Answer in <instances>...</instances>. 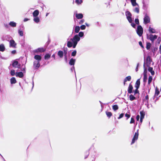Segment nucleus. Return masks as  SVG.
Here are the masks:
<instances>
[{
    "mask_svg": "<svg viewBox=\"0 0 161 161\" xmlns=\"http://www.w3.org/2000/svg\"><path fill=\"white\" fill-rule=\"evenodd\" d=\"M84 36V33L83 32H80L78 34L75 35L73 38L70 39L71 41H69L67 42V46L69 47H73V48H75L78 43V42L80 40V37H83Z\"/></svg>",
    "mask_w": 161,
    "mask_h": 161,
    "instance_id": "1",
    "label": "nucleus"
},
{
    "mask_svg": "<svg viewBox=\"0 0 161 161\" xmlns=\"http://www.w3.org/2000/svg\"><path fill=\"white\" fill-rule=\"evenodd\" d=\"M147 39L150 40L152 42H153L155 40L157 39V36L151 34L149 35L147 34Z\"/></svg>",
    "mask_w": 161,
    "mask_h": 161,
    "instance_id": "2",
    "label": "nucleus"
},
{
    "mask_svg": "<svg viewBox=\"0 0 161 161\" xmlns=\"http://www.w3.org/2000/svg\"><path fill=\"white\" fill-rule=\"evenodd\" d=\"M125 15L127 19L130 23H131L133 20L131 18V14L129 11H126L125 12Z\"/></svg>",
    "mask_w": 161,
    "mask_h": 161,
    "instance_id": "3",
    "label": "nucleus"
},
{
    "mask_svg": "<svg viewBox=\"0 0 161 161\" xmlns=\"http://www.w3.org/2000/svg\"><path fill=\"white\" fill-rule=\"evenodd\" d=\"M136 32L139 36H141L143 33V28L141 25H139L136 30Z\"/></svg>",
    "mask_w": 161,
    "mask_h": 161,
    "instance_id": "4",
    "label": "nucleus"
},
{
    "mask_svg": "<svg viewBox=\"0 0 161 161\" xmlns=\"http://www.w3.org/2000/svg\"><path fill=\"white\" fill-rule=\"evenodd\" d=\"M138 130H137L132 140L131 144H133L138 139Z\"/></svg>",
    "mask_w": 161,
    "mask_h": 161,
    "instance_id": "5",
    "label": "nucleus"
},
{
    "mask_svg": "<svg viewBox=\"0 0 161 161\" xmlns=\"http://www.w3.org/2000/svg\"><path fill=\"white\" fill-rule=\"evenodd\" d=\"M144 23L145 24H147L149 23L150 21V18L149 16L147 14L145 15L144 17Z\"/></svg>",
    "mask_w": 161,
    "mask_h": 161,
    "instance_id": "6",
    "label": "nucleus"
},
{
    "mask_svg": "<svg viewBox=\"0 0 161 161\" xmlns=\"http://www.w3.org/2000/svg\"><path fill=\"white\" fill-rule=\"evenodd\" d=\"M9 47L13 48H15L16 43L13 39H11L9 41Z\"/></svg>",
    "mask_w": 161,
    "mask_h": 161,
    "instance_id": "7",
    "label": "nucleus"
},
{
    "mask_svg": "<svg viewBox=\"0 0 161 161\" xmlns=\"http://www.w3.org/2000/svg\"><path fill=\"white\" fill-rule=\"evenodd\" d=\"M12 65L13 67L15 68H20V64L18 63V62L16 60H14V61L12 64Z\"/></svg>",
    "mask_w": 161,
    "mask_h": 161,
    "instance_id": "8",
    "label": "nucleus"
},
{
    "mask_svg": "<svg viewBox=\"0 0 161 161\" xmlns=\"http://www.w3.org/2000/svg\"><path fill=\"white\" fill-rule=\"evenodd\" d=\"M40 66V62L35 61L34 62V67L36 69H38Z\"/></svg>",
    "mask_w": 161,
    "mask_h": 161,
    "instance_id": "9",
    "label": "nucleus"
},
{
    "mask_svg": "<svg viewBox=\"0 0 161 161\" xmlns=\"http://www.w3.org/2000/svg\"><path fill=\"white\" fill-rule=\"evenodd\" d=\"M15 75L16 77H18L19 78H22L24 76L23 73L22 72H16Z\"/></svg>",
    "mask_w": 161,
    "mask_h": 161,
    "instance_id": "10",
    "label": "nucleus"
},
{
    "mask_svg": "<svg viewBox=\"0 0 161 161\" xmlns=\"http://www.w3.org/2000/svg\"><path fill=\"white\" fill-rule=\"evenodd\" d=\"M75 17L78 19H81L83 17V15L82 14H77V13H75Z\"/></svg>",
    "mask_w": 161,
    "mask_h": 161,
    "instance_id": "11",
    "label": "nucleus"
},
{
    "mask_svg": "<svg viewBox=\"0 0 161 161\" xmlns=\"http://www.w3.org/2000/svg\"><path fill=\"white\" fill-rule=\"evenodd\" d=\"M34 58L37 61L40 62L42 59L41 56L39 55H35L34 56Z\"/></svg>",
    "mask_w": 161,
    "mask_h": 161,
    "instance_id": "12",
    "label": "nucleus"
},
{
    "mask_svg": "<svg viewBox=\"0 0 161 161\" xmlns=\"http://www.w3.org/2000/svg\"><path fill=\"white\" fill-rule=\"evenodd\" d=\"M5 49V48L3 44H2L0 45V51L3 52Z\"/></svg>",
    "mask_w": 161,
    "mask_h": 161,
    "instance_id": "13",
    "label": "nucleus"
},
{
    "mask_svg": "<svg viewBox=\"0 0 161 161\" xmlns=\"http://www.w3.org/2000/svg\"><path fill=\"white\" fill-rule=\"evenodd\" d=\"M39 11L38 10H35L33 13V15L34 17H37V16L39 15Z\"/></svg>",
    "mask_w": 161,
    "mask_h": 161,
    "instance_id": "14",
    "label": "nucleus"
},
{
    "mask_svg": "<svg viewBox=\"0 0 161 161\" xmlns=\"http://www.w3.org/2000/svg\"><path fill=\"white\" fill-rule=\"evenodd\" d=\"M75 61V59L72 58H71L69 62V64L71 65H74Z\"/></svg>",
    "mask_w": 161,
    "mask_h": 161,
    "instance_id": "15",
    "label": "nucleus"
},
{
    "mask_svg": "<svg viewBox=\"0 0 161 161\" xmlns=\"http://www.w3.org/2000/svg\"><path fill=\"white\" fill-rule=\"evenodd\" d=\"M149 32L150 33H155L156 31V30L153 28L149 27L148 29Z\"/></svg>",
    "mask_w": 161,
    "mask_h": 161,
    "instance_id": "16",
    "label": "nucleus"
},
{
    "mask_svg": "<svg viewBox=\"0 0 161 161\" xmlns=\"http://www.w3.org/2000/svg\"><path fill=\"white\" fill-rule=\"evenodd\" d=\"M133 89V87L132 86V85L130 84L129 85L128 90V92L129 93H131L132 92V90Z\"/></svg>",
    "mask_w": 161,
    "mask_h": 161,
    "instance_id": "17",
    "label": "nucleus"
},
{
    "mask_svg": "<svg viewBox=\"0 0 161 161\" xmlns=\"http://www.w3.org/2000/svg\"><path fill=\"white\" fill-rule=\"evenodd\" d=\"M9 25L11 27H14L16 26V23L14 21H11L9 23Z\"/></svg>",
    "mask_w": 161,
    "mask_h": 161,
    "instance_id": "18",
    "label": "nucleus"
},
{
    "mask_svg": "<svg viewBox=\"0 0 161 161\" xmlns=\"http://www.w3.org/2000/svg\"><path fill=\"white\" fill-rule=\"evenodd\" d=\"M131 77L130 76H129L126 77L124 80V85L125 84V83L127 81H130L131 80Z\"/></svg>",
    "mask_w": 161,
    "mask_h": 161,
    "instance_id": "19",
    "label": "nucleus"
},
{
    "mask_svg": "<svg viewBox=\"0 0 161 161\" xmlns=\"http://www.w3.org/2000/svg\"><path fill=\"white\" fill-rule=\"evenodd\" d=\"M136 0H130L131 2L132 5L133 6H136L138 5V4L136 2Z\"/></svg>",
    "mask_w": 161,
    "mask_h": 161,
    "instance_id": "20",
    "label": "nucleus"
},
{
    "mask_svg": "<svg viewBox=\"0 0 161 161\" xmlns=\"http://www.w3.org/2000/svg\"><path fill=\"white\" fill-rule=\"evenodd\" d=\"M16 82V80L15 77H12L10 79V83L11 84H15Z\"/></svg>",
    "mask_w": 161,
    "mask_h": 161,
    "instance_id": "21",
    "label": "nucleus"
},
{
    "mask_svg": "<svg viewBox=\"0 0 161 161\" xmlns=\"http://www.w3.org/2000/svg\"><path fill=\"white\" fill-rule=\"evenodd\" d=\"M58 55L60 58H62L63 56L64 53L62 51H59L58 53Z\"/></svg>",
    "mask_w": 161,
    "mask_h": 161,
    "instance_id": "22",
    "label": "nucleus"
},
{
    "mask_svg": "<svg viewBox=\"0 0 161 161\" xmlns=\"http://www.w3.org/2000/svg\"><path fill=\"white\" fill-rule=\"evenodd\" d=\"M33 20L36 23H38L40 21V19L38 17H35Z\"/></svg>",
    "mask_w": 161,
    "mask_h": 161,
    "instance_id": "23",
    "label": "nucleus"
},
{
    "mask_svg": "<svg viewBox=\"0 0 161 161\" xmlns=\"http://www.w3.org/2000/svg\"><path fill=\"white\" fill-rule=\"evenodd\" d=\"M136 87L137 89H138V88L139 87V86L140 85V79H138L136 81Z\"/></svg>",
    "mask_w": 161,
    "mask_h": 161,
    "instance_id": "24",
    "label": "nucleus"
},
{
    "mask_svg": "<svg viewBox=\"0 0 161 161\" xmlns=\"http://www.w3.org/2000/svg\"><path fill=\"white\" fill-rule=\"evenodd\" d=\"M136 7L134 10V11L136 12L137 13H139V6L138 5L136 6Z\"/></svg>",
    "mask_w": 161,
    "mask_h": 161,
    "instance_id": "25",
    "label": "nucleus"
},
{
    "mask_svg": "<svg viewBox=\"0 0 161 161\" xmlns=\"http://www.w3.org/2000/svg\"><path fill=\"white\" fill-rule=\"evenodd\" d=\"M153 80V77L151 76H149V77L148 80V85H150L151 83V82Z\"/></svg>",
    "mask_w": 161,
    "mask_h": 161,
    "instance_id": "26",
    "label": "nucleus"
},
{
    "mask_svg": "<svg viewBox=\"0 0 161 161\" xmlns=\"http://www.w3.org/2000/svg\"><path fill=\"white\" fill-rule=\"evenodd\" d=\"M80 29V28L79 26H76L75 27V32L76 33H78Z\"/></svg>",
    "mask_w": 161,
    "mask_h": 161,
    "instance_id": "27",
    "label": "nucleus"
},
{
    "mask_svg": "<svg viewBox=\"0 0 161 161\" xmlns=\"http://www.w3.org/2000/svg\"><path fill=\"white\" fill-rule=\"evenodd\" d=\"M159 93H160L158 89L157 88H156L155 89V96H158L159 95Z\"/></svg>",
    "mask_w": 161,
    "mask_h": 161,
    "instance_id": "28",
    "label": "nucleus"
},
{
    "mask_svg": "<svg viewBox=\"0 0 161 161\" xmlns=\"http://www.w3.org/2000/svg\"><path fill=\"white\" fill-rule=\"evenodd\" d=\"M112 108L115 111L118 109L119 107L117 105H114L112 106Z\"/></svg>",
    "mask_w": 161,
    "mask_h": 161,
    "instance_id": "29",
    "label": "nucleus"
},
{
    "mask_svg": "<svg viewBox=\"0 0 161 161\" xmlns=\"http://www.w3.org/2000/svg\"><path fill=\"white\" fill-rule=\"evenodd\" d=\"M51 56V54H46L44 56V58L45 59H49Z\"/></svg>",
    "mask_w": 161,
    "mask_h": 161,
    "instance_id": "30",
    "label": "nucleus"
},
{
    "mask_svg": "<svg viewBox=\"0 0 161 161\" xmlns=\"http://www.w3.org/2000/svg\"><path fill=\"white\" fill-rule=\"evenodd\" d=\"M153 69L152 68L149 67L148 68V70L150 72H151V74L153 75L154 74V72L153 71Z\"/></svg>",
    "mask_w": 161,
    "mask_h": 161,
    "instance_id": "31",
    "label": "nucleus"
},
{
    "mask_svg": "<svg viewBox=\"0 0 161 161\" xmlns=\"http://www.w3.org/2000/svg\"><path fill=\"white\" fill-rule=\"evenodd\" d=\"M140 114L141 115V118L143 119L145 115L144 112L143 111H141L140 112Z\"/></svg>",
    "mask_w": 161,
    "mask_h": 161,
    "instance_id": "32",
    "label": "nucleus"
},
{
    "mask_svg": "<svg viewBox=\"0 0 161 161\" xmlns=\"http://www.w3.org/2000/svg\"><path fill=\"white\" fill-rule=\"evenodd\" d=\"M18 32L20 36H23V32L22 31L19 29L18 31Z\"/></svg>",
    "mask_w": 161,
    "mask_h": 161,
    "instance_id": "33",
    "label": "nucleus"
},
{
    "mask_svg": "<svg viewBox=\"0 0 161 161\" xmlns=\"http://www.w3.org/2000/svg\"><path fill=\"white\" fill-rule=\"evenodd\" d=\"M75 2L77 4L80 5L82 3V0H76Z\"/></svg>",
    "mask_w": 161,
    "mask_h": 161,
    "instance_id": "34",
    "label": "nucleus"
},
{
    "mask_svg": "<svg viewBox=\"0 0 161 161\" xmlns=\"http://www.w3.org/2000/svg\"><path fill=\"white\" fill-rule=\"evenodd\" d=\"M106 113L107 115L109 118H110L112 115V114L110 112H106Z\"/></svg>",
    "mask_w": 161,
    "mask_h": 161,
    "instance_id": "35",
    "label": "nucleus"
},
{
    "mask_svg": "<svg viewBox=\"0 0 161 161\" xmlns=\"http://www.w3.org/2000/svg\"><path fill=\"white\" fill-rule=\"evenodd\" d=\"M36 52H43L44 50L43 48H38L36 50Z\"/></svg>",
    "mask_w": 161,
    "mask_h": 161,
    "instance_id": "36",
    "label": "nucleus"
},
{
    "mask_svg": "<svg viewBox=\"0 0 161 161\" xmlns=\"http://www.w3.org/2000/svg\"><path fill=\"white\" fill-rule=\"evenodd\" d=\"M148 8V5L145 3H143V9L144 10H147Z\"/></svg>",
    "mask_w": 161,
    "mask_h": 161,
    "instance_id": "37",
    "label": "nucleus"
},
{
    "mask_svg": "<svg viewBox=\"0 0 161 161\" xmlns=\"http://www.w3.org/2000/svg\"><path fill=\"white\" fill-rule=\"evenodd\" d=\"M130 99L131 101H133L136 98L132 95H130Z\"/></svg>",
    "mask_w": 161,
    "mask_h": 161,
    "instance_id": "38",
    "label": "nucleus"
},
{
    "mask_svg": "<svg viewBox=\"0 0 161 161\" xmlns=\"http://www.w3.org/2000/svg\"><path fill=\"white\" fill-rule=\"evenodd\" d=\"M10 73L12 76H14L15 74V70L14 69L11 70Z\"/></svg>",
    "mask_w": 161,
    "mask_h": 161,
    "instance_id": "39",
    "label": "nucleus"
},
{
    "mask_svg": "<svg viewBox=\"0 0 161 161\" xmlns=\"http://www.w3.org/2000/svg\"><path fill=\"white\" fill-rule=\"evenodd\" d=\"M148 98L149 97L148 95H147L145 97V99H144V101L146 103H148Z\"/></svg>",
    "mask_w": 161,
    "mask_h": 161,
    "instance_id": "40",
    "label": "nucleus"
},
{
    "mask_svg": "<svg viewBox=\"0 0 161 161\" xmlns=\"http://www.w3.org/2000/svg\"><path fill=\"white\" fill-rule=\"evenodd\" d=\"M151 44L150 43H147V44L146 48L148 50L150 48Z\"/></svg>",
    "mask_w": 161,
    "mask_h": 161,
    "instance_id": "41",
    "label": "nucleus"
},
{
    "mask_svg": "<svg viewBox=\"0 0 161 161\" xmlns=\"http://www.w3.org/2000/svg\"><path fill=\"white\" fill-rule=\"evenodd\" d=\"M147 80V75H144L143 82L144 83L146 82Z\"/></svg>",
    "mask_w": 161,
    "mask_h": 161,
    "instance_id": "42",
    "label": "nucleus"
},
{
    "mask_svg": "<svg viewBox=\"0 0 161 161\" xmlns=\"http://www.w3.org/2000/svg\"><path fill=\"white\" fill-rule=\"evenodd\" d=\"M76 53V50H74L71 53V55L73 56H75Z\"/></svg>",
    "mask_w": 161,
    "mask_h": 161,
    "instance_id": "43",
    "label": "nucleus"
},
{
    "mask_svg": "<svg viewBox=\"0 0 161 161\" xmlns=\"http://www.w3.org/2000/svg\"><path fill=\"white\" fill-rule=\"evenodd\" d=\"M24 66L21 69V70L23 71L24 73H25V65H24L23 64L22 65V66Z\"/></svg>",
    "mask_w": 161,
    "mask_h": 161,
    "instance_id": "44",
    "label": "nucleus"
},
{
    "mask_svg": "<svg viewBox=\"0 0 161 161\" xmlns=\"http://www.w3.org/2000/svg\"><path fill=\"white\" fill-rule=\"evenodd\" d=\"M134 122H135V120H134V119L132 117L131 118V120L130 122V123L132 124V123H134Z\"/></svg>",
    "mask_w": 161,
    "mask_h": 161,
    "instance_id": "45",
    "label": "nucleus"
},
{
    "mask_svg": "<svg viewBox=\"0 0 161 161\" xmlns=\"http://www.w3.org/2000/svg\"><path fill=\"white\" fill-rule=\"evenodd\" d=\"M86 26L84 25H81L80 27V28L81 29V30H84L86 28Z\"/></svg>",
    "mask_w": 161,
    "mask_h": 161,
    "instance_id": "46",
    "label": "nucleus"
},
{
    "mask_svg": "<svg viewBox=\"0 0 161 161\" xmlns=\"http://www.w3.org/2000/svg\"><path fill=\"white\" fill-rule=\"evenodd\" d=\"M135 22L136 24H139V20L138 19H135Z\"/></svg>",
    "mask_w": 161,
    "mask_h": 161,
    "instance_id": "47",
    "label": "nucleus"
},
{
    "mask_svg": "<svg viewBox=\"0 0 161 161\" xmlns=\"http://www.w3.org/2000/svg\"><path fill=\"white\" fill-rule=\"evenodd\" d=\"M125 116L127 117V119L129 118L130 117V115L127 113L125 114Z\"/></svg>",
    "mask_w": 161,
    "mask_h": 161,
    "instance_id": "48",
    "label": "nucleus"
},
{
    "mask_svg": "<svg viewBox=\"0 0 161 161\" xmlns=\"http://www.w3.org/2000/svg\"><path fill=\"white\" fill-rule=\"evenodd\" d=\"M130 23L131 26L133 27L134 28H136V25L134 23H132V22L131 23Z\"/></svg>",
    "mask_w": 161,
    "mask_h": 161,
    "instance_id": "49",
    "label": "nucleus"
},
{
    "mask_svg": "<svg viewBox=\"0 0 161 161\" xmlns=\"http://www.w3.org/2000/svg\"><path fill=\"white\" fill-rule=\"evenodd\" d=\"M124 116L123 114H121L120 115L119 117H118V119H119L121 118H122Z\"/></svg>",
    "mask_w": 161,
    "mask_h": 161,
    "instance_id": "50",
    "label": "nucleus"
},
{
    "mask_svg": "<svg viewBox=\"0 0 161 161\" xmlns=\"http://www.w3.org/2000/svg\"><path fill=\"white\" fill-rule=\"evenodd\" d=\"M147 70L146 69H144V72L143 73V75H147Z\"/></svg>",
    "mask_w": 161,
    "mask_h": 161,
    "instance_id": "51",
    "label": "nucleus"
},
{
    "mask_svg": "<svg viewBox=\"0 0 161 161\" xmlns=\"http://www.w3.org/2000/svg\"><path fill=\"white\" fill-rule=\"evenodd\" d=\"M161 40V38L160 37H159L158 38L157 41H158V43H160V42Z\"/></svg>",
    "mask_w": 161,
    "mask_h": 161,
    "instance_id": "52",
    "label": "nucleus"
},
{
    "mask_svg": "<svg viewBox=\"0 0 161 161\" xmlns=\"http://www.w3.org/2000/svg\"><path fill=\"white\" fill-rule=\"evenodd\" d=\"M84 19H82L80 21L79 23L80 24H82L84 22Z\"/></svg>",
    "mask_w": 161,
    "mask_h": 161,
    "instance_id": "53",
    "label": "nucleus"
},
{
    "mask_svg": "<svg viewBox=\"0 0 161 161\" xmlns=\"http://www.w3.org/2000/svg\"><path fill=\"white\" fill-rule=\"evenodd\" d=\"M139 45L142 48L143 47V46H142V43L141 42H139Z\"/></svg>",
    "mask_w": 161,
    "mask_h": 161,
    "instance_id": "54",
    "label": "nucleus"
},
{
    "mask_svg": "<svg viewBox=\"0 0 161 161\" xmlns=\"http://www.w3.org/2000/svg\"><path fill=\"white\" fill-rule=\"evenodd\" d=\"M16 53V51L15 50H14L12 51H11V53H12V54H15Z\"/></svg>",
    "mask_w": 161,
    "mask_h": 161,
    "instance_id": "55",
    "label": "nucleus"
},
{
    "mask_svg": "<svg viewBox=\"0 0 161 161\" xmlns=\"http://www.w3.org/2000/svg\"><path fill=\"white\" fill-rule=\"evenodd\" d=\"M140 118V116L139 115H137L136 117V119L137 121H138Z\"/></svg>",
    "mask_w": 161,
    "mask_h": 161,
    "instance_id": "56",
    "label": "nucleus"
},
{
    "mask_svg": "<svg viewBox=\"0 0 161 161\" xmlns=\"http://www.w3.org/2000/svg\"><path fill=\"white\" fill-rule=\"evenodd\" d=\"M139 64L138 63V64H137V66H136V72L138 70V66H139Z\"/></svg>",
    "mask_w": 161,
    "mask_h": 161,
    "instance_id": "57",
    "label": "nucleus"
},
{
    "mask_svg": "<svg viewBox=\"0 0 161 161\" xmlns=\"http://www.w3.org/2000/svg\"><path fill=\"white\" fill-rule=\"evenodd\" d=\"M29 20V19H27V18H25L24 20V21L25 22H26L28 20Z\"/></svg>",
    "mask_w": 161,
    "mask_h": 161,
    "instance_id": "58",
    "label": "nucleus"
},
{
    "mask_svg": "<svg viewBox=\"0 0 161 161\" xmlns=\"http://www.w3.org/2000/svg\"><path fill=\"white\" fill-rule=\"evenodd\" d=\"M74 67L73 66L71 69V70L72 71L74 70Z\"/></svg>",
    "mask_w": 161,
    "mask_h": 161,
    "instance_id": "59",
    "label": "nucleus"
},
{
    "mask_svg": "<svg viewBox=\"0 0 161 161\" xmlns=\"http://www.w3.org/2000/svg\"><path fill=\"white\" fill-rule=\"evenodd\" d=\"M143 119L142 118H140V121L141 122V123H142V120H143Z\"/></svg>",
    "mask_w": 161,
    "mask_h": 161,
    "instance_id": "60",
    "label": "nucleus"
},
{
    "mask_svg": "<svg viewBox=\"0 0 161 161\" xmlns=\"http://www.w3.org/2000/svg\"><path fill=\"white\" fill-rule=\"evenodd\" d=\"M52 57H53V58H54V59L55 58V54H53L52 55Z\"/></svg>",
    "mask_w": 161,
    "mask_h": 161,
    "instance_id": "61",
    "label": "nucleus"
},
{
    "mask_svg": "<svg viewBox=\"0 0 161 161\" xmlns=\"http://www.w3.org/2000/svg\"><path fill=\"white\" fill-rule=\"evenodd\" d=\"M159 51L161 52V44L160 45L159 48Z\"/></svg>",
    "mask_w": 161,
    "mask_h": 161,
    "instance_id": "62",
    "label": "nucleus"
},
{
    "mask_svg": "<svg viewBox=\"0 0 161 161\" xmlns=\"http://www.w3.org/2000/svg\"><path fill=\"white\" fill-rule=\"evenodd\" d=\"M137 89L136 90L135 92V93H136L137 92Z\"/></svg>",
    "mask_w": 161,
    "mask_h": 161,
    "instance_id": "63",
    "label": "nucleus"
},
{
    "mask_svg": "<svg viewBox=\"0 0 161 161\" xmlns=\"http://www.w3.org/2000/svg\"><path fill=\"white\" fill-rule=\"evenodd\" d=\"M86 25L87 26H89V25H88L87 23H86Z\"/></svg>",
    "mask_w": 161,
    "mask_h": 161,
    "instance_id": "64",
    "label": "nucleus"
}]
</instances>
